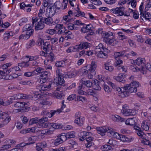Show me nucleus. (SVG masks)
<instances>
[{
    "instance_id": "4c0bfd02",
    "label": "nucleus",
    "mask_w": 151,
    "mask_h": 151,
    "mask_svg": "<svg viewBox=\"0 0 151 151\" xmlns=\"http://www.w3.org/2000/svg\"><path fill=\"white\" fill-rule=\"evenodd\" d=\"M112 118L114 121L117 122H122L125 121V120L124 118H122L121 116L117 115L112 116Z\"/></svg>"
},
{
    "instance_id": "09e8293b",
    "label": "nucleus",
    "mask_w": 151,
    "mask_h": 151,
    "mask_svg": "<svg viewBox=\"0 0 151 151\" xmlns=\"http://www.w3.org/2000/svg\"><path fill=\"white\" fill-rule=\"evenodd\" d=\"M141 127L142 129L146 131H148L149 129V127L148 126L147 123L145 122H143L142 123Z\"/></svg>"
},
{
    "instance_id": "c03bdc74",
    "label": "nucleus",
    "mask_w": 151,
    "mask_h": 151,
    "mask_svg": "<svg viewBox=\"0 0 151 151\" xmlns=\"http://www.w3.org/2000/svg\"><path fill=\"white\" fill-rule=\"evenodd\" d=\"M109 63H107L104 64V68L105 69L108 70L109 72H111L114 70V67L113 66H110Z\"/></svg>"
},
{
    "instance_id": "774afa93",
    "label": "nucleus",
    "mask_w": 151,
    "mask_h": 151,
    "mask_svg": "<svg viewBox=\"0 0 151 151\" xmlns=\"http://www.w3.org/2000/svg\"><path fill=\"white\" fill-rule=\"evenodd\" d=\"M28 58H29V59L28 61H32V60H34L35 61L37 60L39 58V56L38 55H35V56H30L29 57L28 56Z\"/></svg>"
},
{
    "instance_id": "c85d7f7f",
    "label": "nucleus",
    "mask_w": 151,
    "mask_h": 151,
    "mask_svg": "<svg viewBox=\"0 0 151 151\" xmlns=\"http://www.w3.org/2000/svg\"><path fill=\"white\" fill-rule=\"evenodd\" d=\"M104 52H105L102 50L99 51L96 53V55L97 57L100 58H106L108 56V55Z\"/></svg>"
},
{
    "instance_id": "58836bf2",
    "label": "nucleus",
    "mask_w": 151,
    "mask_h": 151,
    "mask_svg": "<svg viewBox=\"0 0 151 151\" xmlns=\"http://www.w3.org/2000/svg\"><path fill=\"white\" fill-rule=\"evenodd\" d=\"M27 104L24 102H17L14 105V106L16 108H23L26 107L25 106Z\"/></svg>"
},
{
    "instance_id": "b1692460",
    "label": "nucleus",
    "mask_w": 151,
    "mask_h": 151,
    "mask_svg": "<svg viewBox=\"0 0 151 151\" xmlns=\"http://www.w3.org/2000/svg\"><path fill=\"white\" fill-rule=\"evenodd\" d=\"M64 103V100H63L62 101L61 107L60 109H57V110L55 111L54 110H52L50 111L51 114L52 115V116L56 113L58 112V113H60L62 111V110L63 109L65 108L66 106V105Z\"/></svg>"
},
{
    "instance_id": "13d9d810",
    "label": "nucleus",
    "mask_w": 151,
    "mask_h": 151,
    "mask_svg": "<svg viewBox=\"0 0 151 151\" xmlns=\"http://www.w3.org/2000/svg\"><path fill=\"white\" fill-rule=\"evenodd\" d=\"M16 98L17 99H26L27 98L26 95L23 94H17L15 95Z\"/></svg>"
},
{
    "instance_id": "5fc2aeb1",
    "label": "nucleus",
    "mask_w": 151,
    "mask_h": 151,
    "mask_svg": "<svg viewBox=\"0 0 151 151\" xmlns=\"http://www.w3.org/2000/svg\"><path fill=\"white\" fill-rule=\"evenodd\" d=\"M118 37L119 39L120 40H127L128 39V37L124 35H122V32H119L118 33Z\"/></svg>"
},
{
    "instance_id": "ddd939ff",
    "label": "nucleus",
    "mask_w": 151,
    "mask_h": 151,
    "mask_svg": "<svg viewBox=\"0 0 151 151\" xmlns=\"http://www.w3.org/2000/svg\"><path fill=\"white\" fill-rule=\"evenodd\" d=\"M96 63L92 61L90 65V68L88 69V72H90L91 75L92 76H94L95 75L96 72L95 69L96 68Z\"/></svg>"
},
{
    "instance_id": "f03ea898",
    "label": "nucleus",
    "mask_w": 151,
    "mask_h": 151,
    "mask_svg": "<svg viewBox=\"0 0 151 151\" xmlns=\"http://www.w3.org/2000/svg\"><path fill=\"white\" fill-rule=\"evenodd\" d=\"M32 98L35 100H40V104L42 105H45L50 104V102L47 101L46 99H40L41 97V95L37 92H34Z\"/></svg>"
},
{
    "instance_id": "e2e57ef3",
    "label": "nucleus",
    "mask_w": 151,
    "mask_h": 151,
    "mask_svg": "<svg viewBox=\"0 0 151 151\" xmlns=\"http://www.w3.org/2000/svg\"><path fill=\"white\" fill-rule=\"evenodd\" d=\"M11 116H9V115L8 116H7V117H6L3 120V124H7L11 120Z\"/></svg>"
},
{
    "instance_id": "de8ad7c7",
    "label": "nucleus",
    "mask_w": 151,
    "mask_h": 151,
    "mask_svg": "<svg viewBox=\"0 0 151 151\" xmlns=\"http://www.w3.org/2000/svg\"><path fill=\"white\" fill-rule=\"evenodd\" d=\"M58 136L63 142L65 141L68 139L65 133H62Z\"/></svg>"
},
{
    "instance_id": "603ef678",
    "label": "nucleus",
    "mask_w": 151,
    "mask_h": 151,
    "mask_svg": "<svg viewBox=\"0 0 151 151\" xmlns=\"http://www.w3.org/2000/svg\"><path fill=\"white\" fill-rule=\"evenodd\" d=\"M65 134L68 139L74 138L75 137V132L73 131L68 132Z\"/></svg>"
},
{
    "instance_id": "bb28decb",
    "label": "nucleus",
    "mask_w": 151,
    "mask_h": 151,
    "mask_svg": "<svg viewBox=\"0 0 151 151\" xmlns=\"http://www.w3.org/2000/svg\"><path fill=\"white\" fill-rule=\"evenodd\" d=\"M137 120L136 117L128 119L125 121V124L128 125H134L136 123V120Z\"/></svg>"
},
{
    "instance_id": "a18cd8bd",
    "label": "nucleus",
    "mask_w": 151,
    "mask_h": 151,
    "mask_svg": "<svg viewBox=\"0 0 151 151\" xmlns=\"http://www.w3.org/2000/svg\"><path fill=\"white\" fill-rule=\"evenodd\" d=\"M129 85H130L131 87H133L134 88L136 89L137 90V88L138 87L140 84L139 83L136 81H134L131 82Z\"/></svg>"
},
{
    "instance_id": "8fccbe9b",
    "label": "nucleus",
    "mask_w": 151,
    "mask_h": 151,
    "mask_svg": "<svg viewBox=\"0 0 151 151\" xmlns=\"http://www.w3.org/2000/svg\"><path fill=\"white\" fill-rule=\"evenodd\" d=\"M35 42L32 39L29 41V42L27 44V47L29 48L32 47L35 45Z\"/></svg>"
},
{
    "instance_id": "473e14b6",
    "label": "nucleus",
    "mask_w": 151,
    "mask_h": 151,
    "mask_svg": "<svg viewBox=\"0 0 151 151\" xmlns=\"http://www.w3.org/2000/svg\"><path fill=\"white\" fill-rule=\"evenodd\" d=\"M53 84H54V83L53 82H52L50 81H47L45 84H44L43 85V87L44 88V89L45 91L50 90L51 89V85Z\"/></svg>"
},
{
    "instance_id": "9d476101",
    "label": "nucleus",
    "mask_w": 151,
    "mask_h": 151,
    "mask_svg": "<svg viewBox=\"0 0 151 151\" xmlns=\"http://www.w3.org/2000/svg\"><path fill=\"white\" fill-rule=\"evenodd\" d=\"M103 41L106 42L107 44H109L112 46L116 45L117 41L116 40L114 39L113 36L112 37L106 38L103 39Z\"/></svg>"
},
{
    "instance_id": "f3484780",
    "label": "nucleus",
    "mask_w": 151,
    "mask_h": 151,
    "mask_svg": "<svg viewBox=\"0 0 151 151\" xmlns=\"http://www.w3.org/2000/svg\"><path fill=\"white\" fill-rule=\"evenodd\" d=\"M63 87L59 85H58V87L56 88L57 91H60L59 92H56L55 94L56 97L58 99H61L64 96L62 92L63 91Z\"/></svg>"
},
{
    "instance_id": "4468645a",
    "label": "nucleus",
    "mask_w": 151,
    "mask_h": 151,
    "mask_svg": "<svg viewBox=\"0 0 151 151\" xmlns=\"http://www.w3.org/2000/svg\"><path fill=\"white\" fill-rule=\"evenodd\" d=\"M69 78L68 74V73L67 74L65 75L64 76H63L61 74H58V84L60 85L61 86H64V85H63V84H64L65 82L63 78Z\"/></svg>"
},
{
    "instance_id": "6e6552de",
    "label": "nucleus",
    "mask_w": 151,
    "mask_h": 151,
    "mask_svg": "<svg viewBox=\"0 0 151 151\" xmlns=\"http://www.w3.org/2000/svg\"><path fill=\"white\" fill-rule=\"evenodd\" d=\"M112 136V137L116 138L118 139H120L123 142L129 141L128 138L126 137L125 135L119 134L117 132H114V130Z\"/></svg>"
},
{
    "instance_id": "423d86ee",
    "label": "nucleus",
    "mask_w": 151,
    "mask_h": 151,
    "mask_svg": "<svg viewBox=\"0 0 151 151\" xmlns=\"http://www.w3.org/2000/svg\"><path fill=\"white\" fill-rule=\"evenodd\" d=\"M42 123L37 125V127L40 128H52V123L47 122L48 120V118L46 117L42 118Z\"/></svg>"
},
{
    "instance_id": "f704fd0d",
    "label": "nucleus",
    "mask_w": 151,
    "mask_h": 151,
    "mask_svg": "<svg viewBox=\"0 0 151 151\" xmlns=\"http://www.w3.org/2000/svg\"><path fill=\"white\" fill-rule=\"evenodd\" d=\"M36 139L37 137L35 136H33L30 137L28 139L29 141L31 142L30 143H27L26 144H25V143H22L21 144L20 146L21 147H22L26 145H30L32 144H34L35 142V141L36 140Z\"/></svg>"
},
{
    "instance_id": "69168bd1",
    "label": "nucleus",
    "mask_w": 151,
    "mask_h": 151,
    "mask_svg": "<svg viewBox=\"0 0 151 151\" xmlns=\"http://www.w3.org/2000/svg\"><path fill=\"white\" fill-rule=\"evenodd\" d=\"M111 148V146L108 144H106L104 145L103 146L102 148V149L103 150L107 151L109 150Z\"/></svg>"
},
{
    "instance_id": "680f3d73",
    "label": "nucleus",
    "mask_w": 151,
    "mask_h": 151,
    "mask_svg": "<svg viewBox=\"0 0 151 151\" xmlns=\"http://www.w3.org/2000/svg\"><path fill=\"white\" fill-rule=\"evenodd\" d=\"M19 83L25 85H29L31 86L32 84V82L29 81H20Z\"/></svg>"
},
{
    "instance_id": "9b49d317",
    "label": "nucleus",
    "mask_w": 151,
    "mask_h": 151,
    "mask_svg": "<svg viewBox=\"0 0 151 151\" xmlns=\"http://www.w3.org/2000/svg\"><path fill=\"white\" fill-rule=\"evenodd\" d=\"M23 34L20 35L19 37V40H27L29 38L30 36L33 35V31L28 30L27 32H23Z\"/></svg>"
},
{
    "instance_id": "f257e3e1",
    "label": "nucleus",
    "mask_w": 151,
    "mask_h": 151,
    "mask_svg": "<svg viewBox=\"0 0 151 151\" xmlns=\"http://www.w3.org/2000/svg\"><path fill=\"white\" fill-rule=\"evenodd\" d=\"M97 130L99 134H101L102 136L104 135L105 133L107 132L109 133L110 136L112 137L114 130L110 127H100L97 128Z\"/></svg>"
},
{
    "instance_id": "338daca9",
    "label": "nucleus",
    "mask_w": 151,
    "mask_h": 151,
    "mask_svg": "<svg viewBox=\"0 0 151 151\" xmlns=\"http://www.w3.org/2000/svg\"><path fill=\"white\" fill-rule=\"evenodd\" d=\"M76 96L75 94H73L69 95L67 98L69 101H72L74 100H76Z\"/></svg>"
},
{
    "instance_id": "79ce46f5",
    "label": "nucleus",
    "mask_w": 151,
    "mask_h": 151,
    "mask_svg": "<svg viewBox=\"0 0 151 151\" xmlns=\"http://www.w3.org/2000/svg\"><path fill=\"white\" fill-rule=\"evenodd\" d=\"M68 143L70 145L69 146L70 147L74 149L76 148L78 146L77 143L75 141L72 140L69 141Z\"/></svg>"
},
{
    "instance_id": "49530a36",
    "label": "nucleus",
    "mask_w": 151,
    "mask_h": 151,
    "mask_svg": "<svg viewBox=\"0 0 151 151\" xmlns=\"http://www.w3.org/2000/svg\"><path fill=\"white\" fill-rule=\"evenodd\" d=\"M84 93V95L86 96L89 95L93 96L95 95V93L92 89H88L87 91Z\"/></svg>"
},
{
    "instance_id": "bf43d9fd",
    "label": "nucleus",
    "mask_w": 151,
    "mask_h": 151,
    "mask_svg": "<svg viewBox=\"0 0 151 151\" xmlns=\"http://www.w3.org/2000/svg\"><path fill=\"white\" fill-rule=\"evenodd\" d=\"M61 125V124H60L52 123V128H54L55 129H60L62 128Z\"/></svg>"
},
{
    "instance_id": "a211bd4d",
    "label": "nucleus",
    "mask_w": 151,
    "mask_h": 151,
    "mask_svg": "<svg viewBox=\"0 0 151 151\" xmlns=\"http://www.w3.org/2000/svg\"><path fill=\"white\" fill-rule=\"evenodd\" d=\"M122 113L125 116H128L134 115L136 114L135 111L131 109H127L122 111Z\"/></svg>"
},
{
    "instance_id": "f8f14e48",
    "label": "nucleus",
    "mask_w": 151,
    "mask_h": 151,
    "mask_svg": "<svg viewBox=\"0 0 151 151\" xmlns=\"http://www.w3.org/2000/svg\"><path fill=\"white\" fill-rule=\"evenodd\" d=\"M93 83L90 81H83L81 84L80 86H79L80 89H82L83 90H85V86L87 87H91L92 86Z\"/></svg>"
},
{
    "instance_id": "6ab92c4d",
    "label": "nucleus",
    "mask_w": 151,
    "mask_h": 151,
    "mask_svg": "<svg viewBox=\"0 0 151 151\" xmlns=\"http://www.w3.org/2000/svg\"><path fill=\"white\" fill-rule=\"evenodd\" d=\"M87 143L85 144V146L87 148H89L94 145L93 141H94V138L92 137L88 136L86 139Z\"/></svg>"
},
{
    "instance_id": "7ed1b4c3",
    "label": "nucleus",
    "mask_w": 151,
    "mask_h": 151,
    "mask_svg": "<svg viewBox=\"0 0 151 151\" xmlns=\"http://www.w3.org/2000/svg\"><path fill=\"white\" fill-rule=\"evenodd\" d=\"M125 8L123 7H116L115 9H112L110 10L111 12L115 14H118V16H121L122 15H124L128 17L130 16V14L129 13L127 14H124L123 11L124 10Z\"/></svg>"
},
{
    "instance_id": "052dcab7",
    "label": "nucleus",
    "mask_w": 151,
    "mask_h": 151,
    "mask_svg": "<svg viewBox=\"0 0 151 151\" xmlns=\"http://www.w3.org/2000/svg\"><path fill=\"white\" fill-rule=\"evenodd\" d=\"M12 33V32H10L8 33H5L4 34V40L5 41L7 40L10 37H12L13 35H11Z\"/></svg>"
},
{
    "instance_id": "4d7b16f0",
    "label": "nucleus",
    "mask_w": 151,
    "mask_h": 151,
    "mask_svg": "<svg viewBox=\"0 0 151 151\" xmlns=\"http://www.w3.org/2000/svg\"><path fill=\"white\" fill-rule=\"evenodd\" d=\"M63 19L66 22H70L73 20V19L71 18L69 15L64 16L63 17Z\"/></svg>"
},
{
    "instance_id": "5701e85b",
    "label": "nucleus",
    "mask_w": 151,
    "mask_h": 151,
    "mask_svg": "<svg viewBox=\"0 0 151 151\" xmlns=\"http://www.w3.org/2000/svg\"><path fill=\"white\" fill-rule=\"evenodd\" d=\"M91 134V132H81L79 134V137H80V140L81 141L84 140L86 138V137L90 136Z\"/></svg>"
},
{
    "instance_id": "e433bc0d",
    "label": "nucleus",
    "mask_w": 151,
    "mask_h": 151,
    "mask_svg": "<svg viewBox=\"0 0 151 151\" xmlns=\"http://www.w3.org/2000/svg\"><path fill=\"white\" fill-rule=\"evenodd\" d=\"M52 17L49 16L47 18H45L44 19L43 22L47 25L52 24L53 23V21Z\"/></svg>"
},
{
    "instance_id": "c756f323",
    "label": "nucleus",
    "mask_w": 151,
    "mask_h": 151,
    "mask_svg": "<svg viewBox=\"0 0 151 151\" xmlns=\"http://www.w3.org/2000/svg\"><path fill=\"white\" fill-rule=\"evenodd\" d=\"M36 129L35 127L31 128L21 130L20 133L22 134H26L30 132H36Z\"/></svg>"
},
{
    "instance_id": "72a5a7b5",
    "label": "nucleus",
    "mask_w": 151,
    "mask_h": 151,
    "mask_svg": "<svg viewBox=\"0 0 151 151\" xmlns=\"http://www.w3.org/2000/svg\"><path fill=\"white\" fill-rule=\"evenodd\" d=\"M34 24H28L26 25L23 28L22 32H27V31L32 30L33 31V33L34 32V30L32 29Z\"/></svg>"
},
{
    "instance_id": "cd10ccee",
    "label": "nucleus",
    "mask_w": 151,
    "mask_h": 151,
    "mask_svg": "<svg viewBox=\"0 0 151 151\" xmlns=\"http://www.w3.org/2000/svg\"><path fill=\"white\" fill-rule=\"evenodd\" d=\"M42 118L39 119L37 117L31 119L29 122V124L30 125L37 123V126L38 124H40L41 122L42 123Z\"/></svg>"
},
{
    "instance_id": "7c9ffc66",
    "label": "nucleus",
    "mask_w": 151,
    "mask_h": 151,
    "mask_svg": "<svg viewBox=\"0 0 151 151\" xmlns=\"http://www.w3.org/2000/svg\"><path fill=\"white\" fill-rule=\"evenodd\" d=\"M84 121V118L83 117L79 116L75 119L74 122L78 125L81 126L83 125Z\"/></svg>"
},
{
    "instance_id": "a878e982",
    "label": "nucleus",
    "mask_w": 151,
    "mask_h": 151,
    "mask_svg": "<svg viewBox=\"0 0 151 151\" xmlns=\"http://www.w3.org/2000/svg\"><path fill=\"white\" fill-rule=\"evenodd\" d=\"M85 26H84L81 29V31L83 33H87L89 31H91L93 28L91 24H88L87 25H85Z\"/></svg>"
},
{
    "instance_id": "39448f33",
    "label": "nucleus",
    "mask_w": 151,
    "mask_h": 151,
    "mask_svg": "<svg viewBox=\"0 0 151 151\" xmlns=\"http://www.w3.org/2000/svg\"><path fill=\"white\" fill-rule=\"evenodd\" d=\"M125 56V52L124 51H121L118 52H116L114 53V56L115 58H118V60H116L114 63V65L115 66L119 67L120 66V64L122 63V61L119 59L118 58L124 57Z\"/></svg>"
},
{
    "instance_id": "aec40b11",
    "label": "nucleus",
    "mask_w": 151,
    "mask_h": 151,
    "mask_svg": "<svg viewBox=\"0 0 151 151\" xmlns=\"http://www.w3.org/2000/svg\"><path fill=\"white\" fill-rule=\"evenodd\" d=\"M47 146V143L45 141L36 144V149L37 151H44L42 148H45Z\"/></svg>"
},
{
    "instance_id": "ea45409f",
    "label": "nucleus",
    "mask_w": 151,
    "mask_h": 151,
    "mask_svg": "<svg viewBox=\"0 0 151 151\" xmlns=\"http://www.w3.org/2000/svg\"><path fill=\"white\" fill-rule=\"evenodd\" d=\"M39 17H33L32 18V23L33 24H34L38 21H42V17L41 15H38Z\"/></svg>"
},
{
    "instance_id": "a19ab883",
    "label": "nucleus",
    "mask_w": 151,
    "mask_h": 151,
    "mask_svg": "<svg viewBox=\"0 0 151 151\" xmlns=\"http://www.w3.org/2000/svg\"><path fill=\"white\" fill-rule=\"evenodd\" d=\"M18 76L17 74L15 73L12 74L10 76H7L4 77L3 79L6 80H12L13 78H16Z\"/></svg>"
},
{
    "instance_id": "dca6fc26",
    "label": "nucleus",
    "mask_w": 151,
    "mask_h": 151,
    "mask_svg": "<svg viewBox=\"0 0 151 151\" xmlns=\"http://www.w3.org/2000/svg\"><path fill=\"white\" fill-rule=\"evenodd\" d=\"M14 72L13 68H12L9 69L5 70L4 71L0 70V75H1V78L3 79L4 77L7 76H10L9 74L10 73H13Z\"/></svg>"
},
{
    "instance_id": "3c124183",
    "label": "nucleus",
    "mask_w": 151,
    "mask_h": 151,
    "mask_svg": "<svg viewBox=\"0 0 151 151\" xmlns=\"http://www.w3.org/2000/svg\"><path fill=\"white\" fill-rule=\"evenodd\" d=\"M96 47L97 48V49L99 48L100 49V50H102L106 52H108L107 49L105 47L102 43H100Z\"/></svg>"
},
{
    "instance_id": "4be33fe9",
    "label": "nucleus",
    "mask_w": 151,
    "mask_h": 151,
    "mask_svg": "<svg viewBox=\"0 0 151 151\" xmlns=\"http://www.w3.org/2000/svg\"><path fill=\"white\" fill-rule=\"evenodd\" d=\"M36 30H39L43 29L45 27V24L43 21H38L35 23Z\"/></svg>"
},
{
    "instance_id": "2eb2a0df",
    "label": "nucleus",
    "mask_w": 151,
    "mask_h": 151,
    "mask_svg": "<svg viewBox=\"0 0 151 151\" xmlns=\"http://www.w3.org/2000/svg\"><path fill=\"white\" fill-rule=\"evenodd\" d=\"M90 44L87 42H83L76 46V48L77 51L82 49H86L90 47Z\"/></svg>"
},
{
    "instance_id": "20e7f679",
    "label": "nucleus",
    "mask_w": 151,
    "mask_h": 151,
    "mask_svg": "<svg viewBox=\"0 0 151 151\" xmlns=\"http://www.w3.org/2000/svg\"><path fill=\"white\" fill-rule=\"evenodd\" d=\"M133 87H131L129 84H127L124 87H122L124 89L123 94L124 96H126L129 95V94L133 92H136L137 90L135 88L134 89Z\"/></svg>"
},
{
    "instance_id": "864d4df0",
    "label": "nucleus",
    "mask_w": 151,
    "mask_h": 151,
    "mask_svg": "<svg viewBox=\"0 0 151 151\" xmlns=\"http://www.w3.org/2000/svg\"><path fill=\"white\" fill-rule=\"evenodd\" d=\"M55 65L56 67H64L65 65V63L63 61H58L56 63Z\"/></svg>"
},
{
    "instance_id": "0e129e2a",
    "label": "nucleus",
    "mask_w": 151,
    "mask_h": 151,
    "mask_svg": "<svg viewBox=\"0 0 151 151\" xmlns=\"http://www.w3.org/2000/svg\"><path fill=\"white\" fill-rule=\"evenodd\" d=\"M35 74V71L32 72H25L24 74V75L27 77H29L33 76Z\"/></svg>"
},
{
    "instance_id": "1a4fd4ad",
    "label": "nucleus",
    "mask_w": 151,
    "mask_h": 151,
    "mask_svg": "<svg viewBox=\"0 0 151 151\" xmlns=\"http://www.w3.org/2000/svg\"><path fill=\"white\" fill-rule=\"evenodd\" d=\"M49 7H47L46 10V13L47 12L49 13V16L52 17L56 12V10L57 7V5L54 4L53 5L51 6V5H49Z\"/></svg>"
},
{
    "instance_id": "393cba45",
    "label": "nucleus",
    "mask_w": 151,
    "mask_h": 151,
    "mask_svg": "<svg viewBox=\"0 0 151 151\" xmlns=\"http://www.w3.org/2000/svg\"><path fill=\"white\" fill-rule=\"evenodd\" d=\"M142 17L144 18L145 20L151 21V14L146 11H144V13H143L142 15H141L140 18L143 20Z\"/></svg>"
},
{
    "instance_id": "0eeeda50",
    "label": "nucleus",
    "mask_w": 151,
    "mask_h": 151,
    "mask_svg": "<svg viewBox=\"0 0 151 151\" xmlns=\"http://www.w3.org/2000/svg\"><path fill=\"white\" fill-rule=\"evenodd\" d=\"M133 63H134L136 64L140 67L143 70L145 69V58H137L135 61L132 60Z\"/></svg>"
},
{
    "instance_id": "412c9836",
    "label": "nucleus",
    "mask_w": 151,
    "mask_h": 151,
    "mask_svg": "<svg viewBox=\"0 0 151 151\" xmlns=\"http://www.w3.org/2000/svg\"><path fill=\"white\" fill-rule=\"evenodd\" d=\"M126 76L125 74L120 73L118 74L117 76L115 77L114 79L119 82L123 83L125 81Z\"/></svg>"
},
{
    "instance_id": "2f4dec72",
    "label": "nucleus",
    "mask_w": 151,
    "mask_h": 151,
    "mask_svg": "<svg viewBox=\"0 0 151 151\" xmlns=\"http://www.w3.org/2000/svg\"><path fill=\"white\" fill-rule=\"evenodd\" d=\"M94 83V84L92 85L93 88L96 90H100L101 89V88L100 86V82L98 81L97 80L95 79L94 80V82L93 83Z\"/></svg>"
},
{
    "instance_id": "6e6d98bb",
    "label": "nucleus",
    "mask_w": 151,
    "mask_h": 151,
    "mask_svg": "<svg viewBox=\"0 0 151 151\" xmlns=\"http://www.w3.org/2000/svg\"><path fill=\"white\" fill-rule=\"evenodd\" d=\"M55 139L54 143V145L55 146H58L63 142L58 136Z\"/></svg>"
},
{
    "instance_id": "37998d69",
    "label": "nucleus",
    "mask_w": 151,
    "mask_h": 151,
    "mask_svg": "<svg viewBox=\"0 0 151 151\" xmlns=\"http://www.w3.org/2000/svg\"><path fill=\"white\" fill-rule=\"evenodd\" d=\"M29 61L22 62L21 63H19L18 64V66L22 67H27L31 66L30 64L29 63Z\"/></svg>"
},
{
    "instance_id": "c9c22d12",
    "label": "nucleus",
    "mask_w": 151,
    "mask_h": 151,
    "mask_svg": "<svg viewBox=\"0 0 151 151\" xmlns=\"http://www.w3.org/2000/svg\"><path fill=\"white\" fill-rule=\"evenodd\" d=\"M76 11L77 12H75L74 14L75 15V16L76 17H78L79 16H81L82 17H85V14L83 12H81L80 10V9L79 8V5H77V7L76 9ZM85 18H86L85 17Z\"/></svg>"
}]
</instances>
